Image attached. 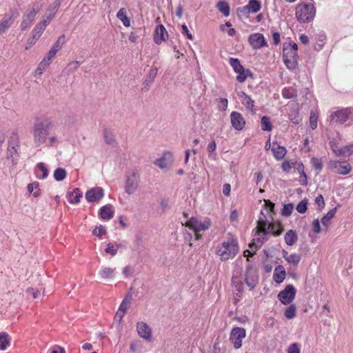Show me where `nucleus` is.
<instances>
[{"mask_svg":"<svg viewBox=\"0 0 353 353\" xmlns=\"http://www.w3.org/2000/svg\"><path fill=\"white\" fill-rule=\"evenodd\" d=\"M37 168L42 172L41 176H38L39 179H44L48 176V170L44 163H39L37 165Z\"/></svg>","mask_w":353,"mask_h":353,"instance_id":"3c124183","label":"nucleus"},{"mask_svg":"<svg viewBox=\"0 0 353 353\" xmlns=\"http://www.w3.org/2000/svg\"><path fill=\"white\" fill-rule=\"evenodd\" d=\"M18 12L14 14H6L0 21V34L5 33L12 25L17 17Z\"/></svg>","mask_w":353,"mask_h":353,"instance_id":"f3484780","label":"nucleus"},{"mask_svg":"<svg viewBox=\"0 0 353 353\" xmlns=\"http://www.w3.org/2000/svg\"><path fill=\"white\" fill-rule=\"evenodd\" d=\"M330 123L343 124L350 121L348 125L353 123V108H345L332 112L328 119Z\"/></svg>","mask_w":353,"mask_h":353,"instance_id":"423d86ee","label":"nucleus"},{"mask_svg":"<svg viewBox=\"0 0 353 353\" xmlns=\"http://www.w3.org/2000/svg\"><path fill=\"white\" fill-rule=\"evenodd\" d=\"M103 137L105 143L109 145L114 143L115 141L114 134L108 129L104 130Z\"/></svg>","mask_w":353,"mask_h":353,"instance_id":"49530a36","label":"nucleus"},{"mask_svg":"<svg viewBox=\"0 0 353 353\" xmlns=\"http://www.w3.org/2000/svg\"><path fill=\"white\" fill-rule=\"evenodd\" d=\"M261 129L264 131H271L272 130V125L269 117L263 116L261 118Z\"/></svg>","mask_w":353,"mask_h":353,"instance_id":"c03bdc74","label":"nucleus"},{"mask_svg":"<svg viewBox=\"0 0 353 353\" xmlns=\"http://www.w3.org/2000/svg\"><path fill=\"white\" fill-rule=\"evenodd\" d=\"M285 278V270L283 265H279L274 269L273 279L277 283H282Z\"/></svg>","mask_w":353,"mask_h":353,"instance_id":"bb28decb","label":"nucleus"},{"mask_svg":"<svg viewBox=\"0 0 353 353\" xmlns=\"http://www.w3.org/2000/svg\"><path fill=\"white\" fill-rule=\"evenodd\" d=\"M92 232L94 235L101 237L105 233V229L103 226L100 225L99 227H96Z\"/></svg>","mask_w":353,"mask_h":353,"instance_id":"bf43d9fd","label":"nucleus"},{"mask_svg":"<svg viewBox=\"0 0 353 353\" xmlns=\"http://www.w3.org/2000/svg\"><path fill=\"white\" fill-rule=\"evenodd\" d=\"M132 299V293L129 292L124 299L122 301L118 311H121L123 313H125L128 310L130 304L131 303V301Z\"/></svg>","mask_w":353,"mask_h":353,"instance_id":"473e14b6","label":"nucleus"},{"mask_svg":"<svg viewBox=\"0 0 353 353\" xmlns=\"http://www.w3.org/2000/svg\"><path fill=\"white\" fill-rule=\"evenodd\" d=\"M353 153V145H345L340 148L337 156L348 157Z\"/></svg>","mask_w":353,"mask_h":353,"instance_id":"79ce46f5","label":"nucleus"},{"mask_svg":"<svg viewBox=\"0 0 353 353\" xmlns=\"http://www.w3.org/2000/svg\"><path fill=\"white\" fill-rule=\"evenodd\" d=\"M281 168L284 172H288L292 168V163L288 161H285L282 163Z\"/></svg>","mask_w":353,"mask_h":353,"instance_id":"774afa93","label":"nucleus"},{"mask_svg":"<svg viewBox=\"0 0 353 353\" xmlns=\"http://www.w3.org/2000/svg\"><path fill=\"white\" fill-rule=\"evenodd\" d=\"M301 260V256L300 254H296V253H292V254H290L289 257H288L286 261L288 262V263L292 265L293 266L296 268L298 266L299 263H300Z\"/></svg>","mask_w":353,"mask_h":353,"instance_id":"4c0bfd02","label":"nucleus"},{"mask_svg":"<svg viewBox=\"0 0 353 353\" xmlns=\"http://www.w3.org/2000/svg\"><path fill=\"white\" fill-rule=\"evenodd\" d=\"M241 101L244 106L250 110H253V108L254 106V101L251 99V97L246 94L245 92L242 93L241 95Z\"/></svg>","mask_w":353,"mask_h":353,"instance_id":"72a5a7b5","label":"nucleus"},{"mask_svg":"<svg viewBox=\"0 0 353 353\" xmlns=\"http://www.w3.org/2000/svg\"><path fill=\"white\" fill-rule=\"evenodd\" d=\"M137 330L139 335L141 338L148 341L151 339V329L145 323L138 322L137 324Z\"/></svg>","mask_w":353,"mask_h":353,"instance_id":"412c9836","label":"nucleus"},{"mask_svg":"<svg viewBox=\"0 0 353 353\" xmlns=\"http://www.w3.org/2000/svg\"><path fill=\"white\" fill-rule=\"evenodd\" d=\"M114 270L115 269L105 267L103 268L101 270L99 271V275L103 279H111L114 276Z\"/></svg>","mask_w":353,"mask_h":353,"instance_id":"f704fd0d","label":"nucleus"},{"mask_svg":"<svg viewBox=\"0 0 353 353\" xmlns=\"http://www.w3.org/2000/svg\"><path fill=\"white\" fill-rule=\"evenodd\" d=\"M232 285L235 290H236L239 294L243 290V284L241 281H240L238 278L232 279Z\"/></svg>","mask_w":353,"mask_h":353,"instance_id":"864d4df0","label":"nucleus"},{"mask_svg":"<svg viewBox=\"0 0 353 353\" xmlns=\"http://www.w3.org/2000/svg\"><path fill=\"white\" fill-rule=\"evenodd\" d=\"M289 119L294 124H298L300 121V117L299 115L298 110L292 109L289 113Z\"/></svg>","mask_w":353,"mask_h":353,"instance_id":"8fccbe9b","label":"nucleus"},{"mask_svg":"<svg viewBox=\"0 0 353 353\" xmlns=\"http://www.w3.org/2000/svg\"><path fill=\"white\" fill-rule=\"evenodd\" d=\"M249 43L253 48L259 49L267 46L264 36L260 33L252 34L248 39Z\"/></svg>","mask_w":353,"mask_h":353,"instance_id":"dca6fc26","label":"nucleus"},{"mask_svg":"<svg viewBox=\"0 0 353 353\" xmlns=\"http://www.w3.org/2000/svg\"><path fill=\"white\" fill-rule=\"evenodd\" d=\"M158 68L156 67H153L150 69L149 74L147 76V78L145 81V83L148 85L154 81L155 77L157 74Z\"/></svg>","mask_w":353,"mask_h":353,"instance_id":"09e8293b","label":"nucleus"},{"mask_svg":"<svg viewBox=\"0 0 353 353\" xmlns=\"http://www.w3.org/2000/svg\"><path fill=\"white\" fill-rule=\"evenodd\" d=\"M105 252L112 256H115L117 254V250L114 248L112 243H109L107 245V248L105 249Z\"/></svg>","mask_w":353,"mask_h":353,"instance_id":"052dcab7","label":"nucleus"},{"mask_svg":"<svg viewBox=\"0 0 353 353\" xmlns=\"http://www.w3.org/2000/svg\"><path fill=\"white\" fill-rule=\"evenodd\" d=\"M64 39V34L60 36L58 38L57 41L54 43L48 52L47 57H44L39 64L38 68L35 70L36 75H41L43 70H45L46 66L52 62V60L54 57L57 52L61 48L62 46L63 45L65 41Z\"/></svg>","mask_w":353,"mask_h":353,"instance_id":"39448f33","label":"nucleus"},{"mask_svg":"<svg viewBox=\"0 0 353 353\" xmlns=\"http://www.w3.org/2000/svg\"><path fill=\"white\" fill-rule=\"evenodd\" d=\"M117 17L119 19H120L123 25L126 27H128L130 26V19L126 16V12H125V10H124V8H121L117 14Z\"/></svg>","mask_w":353,"mask_h":353,"instance_id":"e433bc0d","label":"nucleus"},{"mask_svg":"<svg viewBox=\"0 0 353 353\" xmlns=\"http://www.w3.org/2000/svg\"><path fill=\"white\" fill-rule=\"evenodd\" d=\"M247 6L248 7L250 12L252 13L257 12L261 8L260 1L257 0H250Z\"/></svg>","mask_w":353,"mask_h":353,"instance_id":"58836bf2","label":"nucleus"},{"mask_svg":"<svg viewBox=\"0 0 353 353\" xmlns=\"http://www.w3.org/2000/svg\"><path fill=\"white\" fill-rule=\"evenodd\" d=\"M284 240L287 245L292 246L297 241L298 235L294 230H290L285 234Z\"/></svg>","mask_w":353,"mask_h":353,"instance_id":"c85d7f7f","label":"nucleus"},{"mask_svg":"<svg viewBox=\"0 0 353 353\" xmlns=\"http://www.w3.org/2000/svg\"><path fill=\"white\" fill-rule=\"evenodd\" d=\"M288 353H300V349L296 343L292 344L288 350Z\"/></svg>","mask_w":353,"mask_h":353,"instance_id":"338daca9","label":"nucleus"},{"mask_svg":"<svg viewBox=\"0 0 353 353\" xmlns=\"http://www.w3.org/2000/svg\"><path fill=\"white\" fill-rule=\"evenodd\" d=\"M216 145L214 141H211L207 147V151L209 153L208 157L213 160H215L216 157V154L214 152L216 150Z\"/></svg>","mask_w":353,"mask_h":353,"instance_id":"de8ad7c7","label":"nucleus"},{"mask_svg":"<svg viewBox=\"0 0 353 353\" xmlns=\"http://www.w3.org/2000/svg\"><path fill=\"white\" fill-rule=\"evenodd\" d=\"M307 209V201L306 199L302 200L296 205V210L301 213H305Z\"/></svg>","mask_w":353,"mask_h":353,"instance_id":"6e6d98bb","label":"nucleus"},{"mask_svg":"<svg viewBox=\"0 0 353 353\" xmlns=\"http://www.w3.org/2000/svg\"><path fill=\"white\" fill-rule=\"evenodd\" d=\"M246 336L245 330L243 327H233L230 332V340L232 343L235 349H239L242 346V339Z\"/></svg>","mask_w":353,"mask_h":353,"instance_id":"f8f14e48","label":"nucleus"},{"mask_svg":"<svg viewBox=\"0 0 353 353\" xmlns=\"http://www.w3.org/2000/svg\"><path fill=\"white\" fill-rule=\"evenodd\" d=\"M99 214L102 219L110 220L114 216V210L111 205H106L100 208Z\"/></svg>","mask_w":353,"mask_h":353,"instance_id":"a878e982","label":"nucleus"},{"mask_svg":"<svg viewBox=\"0 0 353 353\" xmlns=\"http://www.w3.org/2000/svg\"><path fill=\"white\" fill-rule=\"evenodd\" d=\"M318 114L314 112H311L310 117V127L312 130L317 128Z\"/></svg>","mask_w":353,"mask_h":353,"instance_id":"5fc2aeb1","label":"nucleus"},{"mask_svg":"<svg viewBox=\"0 0 353 353\" xmlns=\"http://www.w3.org/2000/svg\"><path fill=\"white\" fill-rule=\"evenodd\" d=\"M272 152L274 158L278 160H282L287 153V150L284 146L277 145L276 142L273 143Z\"/></svg>","mask_w":353,"mask_h":353,"instance_id":"393cba45","label":"nucleus"},{"mask_svg":"<svg viewBox=\"0 0 353 353\" xmlns=\"http://www.w3.org/2000/svg\"><path fill=\"white\" fill-rule=\"evenodd\" d=\"M274 203L270 201V200H264V209L261 211H263L264 214H265L268 219L273 220V217L272 216V213L274 212Z\"/></svg>","mask_w":353,"mask_h":353,"instance_id":"c756f323","label":"nucleus"},{"mask_svg":"<svg viewBox=\"0 0 353 353\" xmlns=\"http://www.w3.org/2000/svg\"><path fill=\"white\" fill-rule=\"evenodd\" d=\"M230 65L233 68L234 71L239 74L236 77L237 81L240 83L244 82L248 76H251L252 73L249 70H245L243 66L241 64L240 61L236 58H230L229 60Z\"/></svg>","mask_w":353,"mask_h":353,"instance_id":"9b49d317","label":"nucleus"},{"mask_svg":"<svg viewBox=\"0 0 353 353\" xmlns=\"http://www.w3.org/2000/svg\"><path fill=\"white\" fill-rule=\"evenodd\" d=\"M103 196L104 191L101 187L91 188L85 193V199L90 203H98Z\"/></svg>","mask_w":353,"mask_h":353,"instance_id":"2eb2a0df","label":"nucleus"},{"mask_svg":"<svg viewBox=\"0 0 353 353\" xmlns=\"http://www.w3.org/2000/svg\"><path fill=\"white\" fill-rule=\"evenodd\" d=\"M133 272V269L130 266H125L123 269V274L126 278H129L132 276Z\"/></svg>","mask_w":353,"mask_h":353,"instance_id":"69168bd1","label":"nucleus"},{"mask_svg":"<svg viewBox=\"0 0 353 353\" xmlns=\"http://www.w3.org/2000/svg\"><path fill=\"white\" fill-rule=\"evenodd\" d=\"M168 37V34L165 27L161 24L158 25L155 29L154 41L157 44H161Z\"/></svg>","mask_w":353,"mask_h":353,"instance_id":"aec40b11","label":"nucleus"},{"mask_svg":"<svg viewBox=\"0 0 353 353\" xmlns=\"http://www.w3.org/2000/svg\"><path fill=\"white\" fill-rule=\"evenodd\" d=\"M250 13V12L247 5L243 7L238 8L237 9V14L239 17H247Z\"/></svg>","mask_w":353,"mask_h":353,"instance_id":"13d9d810","label":"nucleus"},{"mask_svg":"<svg viewBox=\"0 0 353 353\" xmlns=\"http://www.w3.org/2000/svg\"><path fill=\"white\" fill-rule=\"evenodd\" d=\"M282 95L285 99H292L296 96V91L293 88H285L282 91Z\"/></svg>","mask_w":353,"mask_h":353,"instance_id":"603ef678","label":"nucleus"},{"mask_svg":"<svg viewBox=\"0 0 353 353\" xmlns=\"http://www.w3.org/2000/svg\"><path fill=\"white\" fill-rule=\"evenodd\" d=\"M283 58L286 67L290 70L294 69L298 64L297 53L292 50V48L283 44Z\"/></svg>","mask_w":353,"mask_h":353,"instance_id":"1a4fd4ad","label":"nucleus"},{"mask_svg":"<svg viewBox=\"0 0 353 353\" xmlns=\"http://www.w3.org/2000/svg\"><path fill=\"white\" fill-rule=\"evenodd\" d=\"M336 212V208H332L321 219L323 225L328 226L329 221L334 217Z\"/></svg>","mask_w":353,"mask_h":353,"instance_id":"ea45409f","label":"nucleus"},{"mask_svg":"<svg viewBox=\"0 0 353 353\" xmlns=\"http://www.w3.org/2000/svg\"><path fill=\"white\" fill-rule=\"evenodd\" d=\"M272 220L264 214L263 211H261L260 216L257 221L256 228V237L253 241L249 244L251 251L246 250L244 252L245 256H252L255 254L256 250L261 248L262 245L268 240V235L272 233L273 235L279 236L283 232V228L280 224L275 225L271 223Z\"/></svg>","mask_w":353,"mask_h":353,"instance_id":"f257e3e1","label":"nucleus"},{"mask_svg":"<svg viewBox=\"0 0 353 353\" xmlns=\"http://www.w3.org/2000/svg\"><path fill=\"white\" fill-rule=\"evenodd\" d=\"M312 228H313V231L316 234H319L321 232V226H320V223L318 219L314 220V221L312 223Z\"/></svg>","mask_w":353,"mask_h":353,"instance_id":"e2e57ef3","label":"nucleus"},{"mask_svg":"<svg viewBox=\"0 0 353 353\" xmlns=\"http://www.w3.org/2000/svg\"><path fill=\"white\" fill-rule=\"evenodd\" d=\"M296 289L292 285H288L278 294V299L283 304L290 303L295 298Z\"/></svg>","mask_w":353,"mask_h":353,"instance_id":"ddd939ff","label":"nucleus"},{"mask_svg":"<svg viewBox=\"0 0 353 353\" xmlns=\"http://www.w3.org/2000/svg\"><path fill=\"white\" fill-rule=\"evenodd\" d=\"M48 24V22L43 19L34 26L32 31L34 39H39L41 37Z\"/></svg>","mask_w":353,"mask_h":353,"instance_id":"cd10ccee","label":"nucleus"},{"mask_svg":"<svg viewBox=\"0 0 353 353\" xmlns=\"http://www.w3.org/2000/svg\"><path fill=\"white\" fill-rule=\"evenodd\" d=\"M218 10L221 12L225 17L230 15V8L229 4L225 1H220L216 6Z\"/></svg>","mask_w":353,"mask_h":353,"instance_id":"2f4dec72","label":"nucleus"},{"mask_svg":"<svg viewBox=\"0 0 353 353\" xmlns=\"http://www.w3.org/2000/svg\"><path fill=\"white\" fill-rule=\"evenodd\" d=\"M60 0H56L53 4L50 5L46 10V12L43 16V19L50 23L51 20L54 17L57 9L60 6Z\"/></svg>","mask_w":353,"mask_h":353,"instance_id":"4be33fe9","label":"nucleus"},{"mask_svg":"<svg viewBox=\"0 0 353 353\" xmlns=\"http://www.w3.org/2000/svg\"><path fill=\"white\" fill-rule=\"evenodd\" d=\"M82 197V193L80 192L79 188H75L73 191L68 194V201L70 203H77L80 201V198Z\"/></svg>","mask_w":353,"mask_h":353,"instance_id":"7c9ffc66","label":"nucleus"},{"mask_svg":"<svg viewBox=\"0 0 353 353\" xmlns=\"http://www.w3.org/2000/svg\"><path fill=\"white\" fill-rule=\"evenodd\" d=\"M315 203L318 205L319 209H322L325 206L323 196L321 194L317 196L315 199Z\"/></svg>","mask_w":353,"mask_h":353,"instance_id":"680f3d73","label":"nucleus"},{"mask_svg":"<svg viewBox=\"0 0 353 353\" xmlns=\"http://www.w3.org/2000/svg\"><path fill=\"white\" fill-rule=\"evenodd\" d=\"M296 312V307L292 304L285 309L284 314L288 319H292L295 317Z\"/></svg>","mask_w":353,"mask_h":353,"instance_id":"a18cd8bd","label":"nucleus"},{"mask_svg":"<svg viewBox=\"0 0 353 353\" xmlns=\"http://www.w3.org/2000/svg\"><path fill=\"white\" fill-rule=\"evenodd\" d=\"M182 33L185 35H186L187 38L193 40V36L192 34L189 32L188 28L185 24L182 25Z\"/></svg>","mask_w":353,"mask_h":353,"instance_id":"0e129e2a","label":"nucleus"},{"mask_svg":"<svg viewBox=\"0 0 353 353\" xmlns=\"http://www.w3.org/2000/svg\"><path fill=\"white\" fill-rule=\"evenodd\" d=\"M185 225L193 230L195 234V239L199 240L201 238V235L199 232L201 231L207 230L210 226V222L209 221L201 222L196 218L192 217L185 223Z\"/></svg>","mask_w":353,"mask_h":353,"instance_id":"6e6552de","label":"nucleus"},{"mask_svg":"<svg viewBox=\"0 0 353 353\" xmlns=\"http://www.w3.org/2000/svg\"><path fill=\"white\" fill-rule=\"evenodd\" d=\"M42 8L43 4L38 1H34L28 6L22 16V21L20 25L21 30H26L32 26L37 14Z\"/></svg>","mask_w":353,"mask_h":353,"instance_id":"20e7f679","label":"nucleus"},{"mask_svg":"<svg viewBox=\"0 0 353 353\" xmlns=\"http://www.w3.org/2000/svg\"><path fill=\"white\" fill-rule=\"evenodd\" d=\"M294 206L292 203L285 204L282 210V215L288 216L291 215Z\"/></svg>","mask_w":353,"mask_h":353,"instance_id":"4d7b16f0","label":"nucleus"},{"mask_svg":"<svg viewBox=\"0 0 353 353\" xmlns=\"http://www.w3.org/2000/svg\"><path fill=\"white\" fill-rule=\"evenodd\" d=\"M28 190L32 193L34 197H37L40 194V190L39 188V183L34 182L28 185Z\"/></svg>","mask_w":353,"mask_h":353,"instance_id":"37998d69","label":"nucleus"},{"mask_svg":"<svg viewBox=\"0 0 353 353\" xmlns=\"http://www.w3.org/2000/svg\"><path fill=\"white\" fill-rule=\"evenodd\" d=\"M336 172L339 174L345 175L352 170V166L347 162H334Z\"/></svg>","mask_w":353,"mask_h":353,"instance_id":"b1692460","label":"nucleus"},{"mask_svg":"<svg viewBox=\"0 0 353 353\" xmlns=\"http://www.w3.org/2000/svg\"><path fill=\"white\" fill-rule=\"evenodd\" d=\"M10 345V338L7 333H0V350H5Z\"/></svg>","mask_w":353,"mask_h":353,"instance_id":"c9c22d12","label":"nucleus"},{"mask_svg":"<svg viewBox=\"0 0 353 353\" xmlns=\"http://www.w3.org/2000/svg\"><path fill=\"white\" fill-rule=\"evenodd\" d=\"M140 183V175L138 171H133L132 173L126 176L125 183V191L128 194H134Z\"/></svg>","mask_w":353,"mask_h":353,"instance_id":"9d476101","label":"nucleus"},{"mask_svg":"<svg viewBox=\"0 0 353 353\" xmlns=\"http://www.w3.org/2000/svg\"><path fill=\"white\" fill-rule=\"evenodd\" d=\"M53 176L57 181H61L66 176V171L62 168H58L54 170Z\"/></svg>","mask_w":353,"mask_h":353,"instance_id":"a19ab883","label":"nucleus"},{"mask_svg":"<svg viewBox=\"0 0 353 353\" xmlns=\"http://www.w3.org/2000/svg\"><path fill=\"white\" fill-rule=\"evenodd\" d=\"M316 9L312 3L299 4L296 8V17L300 23H309L315 16Z\"/></svg>","mask_w":353,"mask_h":353,"instance_id":"0eeeda50","label":"nucleus"},{"mask_svg":"<svg viewBox=\"0 0 353 353\" xmlns=\"http://www.w3.org/2000/svg\"><path fill=\"white\" fill-rule=\"evenodd\" d=\"M173 162L172 154L170 152L164 153L163 157L155 161L154 164L161 169L170 167Z\"/></svg>","mask_w":353,"mask_h":353,"instance_id":"6ab92c4d","label":"nucleus"},{"mask_svg":"<svg viewBox=\"0 0 353 353\" xmlns=\"http://www.w3.org/2000/svg\"><path fill=\"white\" fill-rule=\"evenodd\" d=\"M19 149V139L16 134H13L9 141L8 145V155L10 157H13L14 155L18 154Z\"/></svg>","mask_w":353,"mask_h":353,"instance_id":"5701e85b","label":"nucleus"},{"mask_svg":"<svg viewBox=\"0 0 353 353\" xmlns=\"http://www.w3.org/2000/svg\"><path fill=\"white\" fill-rule=\"evenodd\" d=\"M232 126L236 130H241L245 125V121L242 114L238 112H232L230 114Z\"/></svg>","mask_w":353,"mask_h":353,"instance_id":"a211bd4d","label":"nucleus"},{"mask_svg":"<svg viewBox=\"0 0 353 353\" xmlns=\"http://www.w3.org/2000/svg\"><path fill=\"white\" fill-rule=\"evenodd\" d=\"M239 243L236 239L229 238L216 248V254L222 261L234 258L239 252Z\"/></svg>","mask_w":353,"mask_h":353,"instance_id":"7ed1b4c3","label":"nucleus"},{"mask_svg":"<svg viewBox=\"0 0 353 353\" xmlns=\"http://www.w3.org/2000/svg\"><path fill=\"white\" fill-rule=\"evenodd\" d=\"M259 281V275L256 268L251 265H248L246 268L245 274V281L250 290L255 288Z\"/></svg>","mask_w":353,"mask_h":353,"instance_id":"4468645a","label":"nucleus"},{"mask_svg":"<svg viewBox=\"0 0 353 353\" xmlns=\"http://www.w3.org/2000/svg\"><path fill=\"white\" fill-rule=\"evenodd\" d=\"M51 121L48 119L37 120L31 130L33 142L37 147H39L48 141L51 128Z\"/></svg>","mask_w":353,"mask_h":353,"instance_id":"f03ea898","label":"nucleus"}]
</instances>
